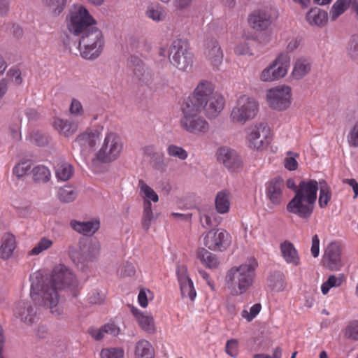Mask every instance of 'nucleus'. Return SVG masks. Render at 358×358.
I'll return each mask as SVG.
<instances>
[{"instance_id": "39448f33", "label": "nucleus", "mask_w": 358, "mask_h": 358, "mask_svg": "<svg viewBox=\"0 0 358 358\" xmlns=\"http://www.w3.org/2000/svg\"><path fill=\"white\" fill-rule=\"evenodd\" d=\"M80 36L79 49L81 56L86 59H96L104 46L102 31L96 27Z\"/></svg>"}, {"instance_id": "cd10ccee", "label": "nucleus", "mask_w": 358, "mask_h": 358, "mask_svg": "<svg viewBox=\"0 0 358 358\" xmlns=\"http://www.w3.org/2000/svg\"><path fill=\"white\" fill-rule=\"evenodd\" d=\"M351 4L353 9L355 10L358 15V0H338L331 7L329 12L330 17L332 21L336 20L341 15H342Z\"/></svg>"}, {"instance_id": "bf43d9fd", "label": "nucleus", "mask_w": 358, "mask_h": 358, "mask_svg": "<svg viewBox=\"0 0 358 358\" xmlns=\"http://www.w3.org/2000/svg\"><path fill=\"white\" fill-rule=\"evenodd\" d=\"M261 308L262 306L260 303H256L250 308V312H248L247 310H243L242 311L241 315L243 318L246 319L247 321L250 322L260 312Z\"/></svg>"}, {"instance_id": "680f3d73", "label": "nucleus", "mask_w": 358, "mask_h": 358, "mask_svg": "<svg viewBox=\"0 0 358 358\" xmlns=\"http://www.w3.org/2000/svg\"><path fill=\"white\" fill-rule=\"evenodd\" d=\"M176 274L180 285L192 280L187 275V268L184 265L177 266Z\"/></svg>"}, {"instance_id": "f3484780", "label": "nucleus", "mask_w": 358, "mask_h": 358, "mask_svg": "<svg viewBox=\"0 0 358 358\" xmlns=\"http://www.w3.org/2000/svg\"><path fill=\"white\" fill-rule=\"evenodd\" d=\"M217 160L230 170H236L241 166L242 162L237 152L229 148H220L217 152Z\"/></svg>"}, {"instance_id": "f8f14e48", "label": "nucleus", "mask_w": 358, "mask_h": 358, "mask_svg": "<svg viewBox=\"0 0 358 358\" xmlns=\"http://www.w3.org/2000/svg\"><path fill=\"white\" fill-rule=\"evenodd\" d=\"M292 90L289 86L270 89L266 94L268 105L278 110H286L291 103Z\"/></svg>"}, {"instance_id": "f704fd0d", "label": "nucleus", "mask_w": 358, "mask_h": 358, "mask_svg": "<svg viewBox=\"0 0 358 358\" xmlns=\"http://www.w3.org/2000/svg\"><path fill=\"white\" fill-rule=\"evenodd\" d=\"M198 259L208 268L215 269L220 264V261L215 255L204 248H201L197 253Z\"/></svg>"}, {"instance_id": "3c124183", "label": "nucleus", "mask_w": 358, "mask_h": 358, "mask_svg": "<svg viewBox=\"0 0 358 358\" xmlns=\"http://www.w3.org/2000/svg\"><path fill=\"white\" fill-rule=\"evenodd\" d=\"M52 245V241L46 238H41L39 242L33 248L30 254L32 255H37L44 250L50 248Z\"/></svg>"}, {"instance_id": "5fc2aeb1", "label": "nucleus", "mask_w": 358, "mask_h": 358, "mask_svg": "<svg viewBox=\"0 0 358 358\" xmlns=\"http://www.w3.org/2000/svg\"><path fill=\"white\" fill-rule=\"evenodd\" d=\"M31 169L29 161H23L17 164L13 169V173L18 178L25 176Z\"/></svg>"}, {"instance_id": "473e14b6", "label": "nucleus", "mask_w": 358, "mask_h": 358, "mask_svg": "<svg viewBox=\"0 0 358 358\" xmlns=\"http://www.w3.org/2000/svg\"><path fill=\"white\" fill-rule=\"evenodd\" d=\"M230 197V192L226 189L217 194L215 203V208L219 213H227L229 210Z\"/></svg>"}, {"instance_id": "69168bd1", "label": "nucleus", "mask_w": 358, "mask_h": 358, "mask_svg": "<svg viewBox=\"0 0 358 358\" xmlns=\"http://www.w3.org/2000/svg\"><path fill=\"white\" fill-rule=\"evenodd\" d=\"M103 330L106 334L113 336H117L120 332V329L114 323H108L103 326Z\"/></svg>"}, {"instance_id": "4c0bfd02", "label": "nucleus", "mask_w": 358, "mask_h": 358, "mask_svg": "<svg viewBox=\"0 0 358 358\" xmlns=\"http://www.w3.org/2000/svg\"><path fill=\"white\" fill-rule=\"evenodd\" d=\"M42 3L51 13L57 16L64 10L67 0H42Z\"/></svg>"}, {"instance_id": "4468645a", "label": "nucleus", "mask_w": 358, "mask_h": 358, "mask_svg": "<svg viewBox=\"0 0 358 358\" xmlns=\"http://www.w3.org/2000/svg\"><path fill=\"white\" fill-rule=\"evenodd\" d=\"M229 243V234L222 229L210 230L203 238L204 245L211 250L226 249Z\"/></svg>"}, {"instance_id": "20e7f679", "label": "nucleus", "mask_w": 358, "mask_h": 358, "mask_svg": "<svg viewBox=\"0 0 358 358\" xmlns=\"http://www.w3.org/2000/svg\"><path fill=\"white\" fill-rule=\"evenodd\" d=\"M180 118L181 127L187 133L201 136L208 132L210 127L206 119L200 115V110L187 99L182 108Z\"/></svg>"}, {"instance_id": "37998d69", "label": "nucleus", "mask_w": 358, "mask_h": 358, "mask_svg": "<svg viewBox=\"0 0 358 358\" xmlns=\"http://www.w3.org/2000/svg\"><path fill=\"white\" fill-rule=\"evenodd\" d=\"M141 328L148 334H153L155 331L154 319L150 314L143 313L138 315L137 320Z\"/></svg>"}, {"instance_id": "7c9ffc66", "label": "nucleus", "mask_w": 358, "mask_h": 358, "mask_svg": "<svg viewBox=\"0 0 358 358\" xmlns=\"http://www.w3.org/2000/svg\"><path fill=\"white\" fill-rule=\"evenodd\" d=\"M145 15L147 18L155 22H163L166 18V9L159 3L155 2L150 3L145 11Z\"/></svg>"}, {"instance_id": "6e6552de", "label": "nucleus", "mask_w": 358, "mask_h": 358, "mask_svg": "<svg viewBox=\"0 0 358 358\" xmlns=\"http://www.w3.org/2000/svg\"><path fill=\"white\" fill-rule=\"evenodd\" d=\"M259 110L257 101L247 95L240 96L233 108L230 118L234 123L244 124L257 115Z\"/></svg>"}, {"instance_id": "a211bd4d", "label": "nucleus", "mask_w": 358, "mask_h": 358, "mask_svg": "<svg viewBox=\"0 0 358 358\" xmlns=\"http://www.w3.org/2000/svg\"><path fill=\"white\" fill-rule=\"evenodd\" d=\"M341 245L336 242L329 243L323 256L324 264L331 270L338 269L341 265Z\"/></svg>"}, {"instance_id": "5701e85b", "label": "nucleus", "mask_w": 358, "mask_h": 358, "mask_svg": "<svg viewBox=\"0 0 358 358\" xmlns=\"http://www.w3.org/2000/svg\"><path fill=\"white\" fill-rule=\"evenodd\" d=\"M248 22L253 29L258 31L265 30L271 24V17L268 12L259 10L249 16Z\"/></svg>"}, {"instance_id": "6e6d98bb", "label": "nucleus", "mask_w": 358, "mask_h": 358, "mask_svg": "<svg viewBox=\"0 0 358 358\" xmlns=\"http://www.w3.org/2000/svg\"><path fill=\"white\" fill-rule=\"evenodd\" d=\"M4 78L8 79V83L13 82L16 85H20L22 82L21 71L17 69H10Z\"/></svg>"}, {"instance_id": "ddd939ff", "label": "nucleus", "mask_w": 358, "mask_h": 358, "mask_svg": "<svg viewBox=\"0 0 358 358\" xmlns=\"http://www.w3.org/2000/svg\"><path fill=\"white\" fill-rule=\"evenodd\" d=\"M101 132L99 129H88L78 135L73 143V148L83 156L87 155L99 141Z\"/></svg>"}, {"instance_id": "9d476101", "label": "nucleus", "mask_w": 358, "mask_h": 358, "mask_svg": "<svg viewBox=\"0 0 358 358\" xmlns=\"http://www.w3.org/2000/svg\"><path fill=\"white\" fill-rule=\"evenodd\" d=\"M122 143L117 134L108 132L103 144L96 153V159L103 163H108L117 159L122 150Z\"/></svg>"}, {"instance_id": "79ce46f5", "label": "nucleus", "mask_w": 358, "mask_h": 358, "mask_svg": "<svg viewBox=\"0 0 358 358\" xmlns=\"http://www.w3.org/2000/svg\"><path fill=\"white\" fill-rule=\"evenodd\" d=\"M320 194L318 199V204L321 208L327 206L331 198V192L329 185L324 182H320Z\"/></svg>"}, {"instance_id": "4be33fe9", "label": "nucleus", "mask_w": 358, "mask_h": 358, "mask_svg": "<svg viewBox=\"0 0 358 358\" xmlns=\"http://www.w3.org/2000/svg\"><path fill=\"white\" fill-rule=\"evenodd\" d=\"M69 254L71 259L75 264H85L94 258L92 255L90 254L87 241H79V250H77L73 247L69 248Z\"/></svg>"}, {"instance_id": "a19ab883", "label": "nucleus", "mask_w": 358, "mask_h": 358, "mask_svg": "<svg viewBox=\"0 0 358 358\" xmlns=\"http://www.w3.org/2000/svg\"><path fill=\"white\" fill-rule=\"evenodd\" d=\"M154 219V214L152 210V203L150 201H144L143 212L141 220L142 227L144 230L148 231L151 225V222Z\"/></svg>"}, {"instance_id": "412c9836", "label": "nucleus", "mask_w": 358, "mask_h": 358, "mask_svg": "<svg viewBox=\"0 0 358 358\" xmlns=\"http://www.w3.org/2000/svg\"><path fill=\"white\" fill-rule=\"evenodd\" d=\"M318 189V182L316 180H302L296 189L295 195L315 203Z\"/></svg>"}, {"instance_id": "f257e3e1", "label": "nucleus", "mask_w": 358, "mask_h": 358, "mask_svg": "<svg viewBox=\"0 0 358 358\" xmlns=\"http://www.w3.org/2000/svg\"><path fill=\"white\" fill-rule=\"evenodd\" d=\"M30 295L34 301L48 307L55 315H60L59 291L66 288L74 289L78 287L73 273L64 265L56 266L50 278H44L39 273L30 276Z\"/></svg>"}, {"instance_id": "c03bdc74", "label": "nucleus", "mask_w": 358, "mask_h": 358, "mask_svg": "<svg viewBox=\"0 0 358 358\" xmlns=\"http://www.w3.org/2000/svg\"><path fill=\"white\" fill-rule=\"evenodd\" d=\"M138 187H140L141 191L144 194L145 197L147 199L145 201H152L153 202L158 201L159 197L157 193L143 180H139Z\"/></svg>"}, {"instance_id": "bb28decb", "label": "nucleus", "mask_w": 358, "mask_h": 358, "mask_svg": "<svg viewBox=\"0 0 358 358\" xmlns=\"http://www.w3.org/2000/svg\"><path fill=\"white\" fill-rule=\"evenodd\" d=\"M282 256L285 261L289 264L297 266L300 264V258L294 245L289 242L285 241L280 246Z\"/></svg>"}, {"instance_id": "c9c22d12", "label": "nucleus", "mask_w": 358, "mask_h": 358, "mask_svg": "<svg viewBox=\"0 0 358 358\" xmlns=\"http://www.w3.org/2000/svg\"><path fill=\"white\" fill-rule=\"evenodd\" d=\"M285 278L282 273L276 271L271 274L268 280V287L274 292H282L286 287Z\"/></svg>"}, {"instance_id": "49530a36", "label": "nucleus", "mask_w": 358, "mask_h": 358, "mask_svg": "<svg viewBox=\"0 0 358 358\" xmlns=\"http://www.w3.org/2000/svg\"><path fill=\"white\" fill-rule=\"evenodd\" d=\"M167 153L172 157L178 158L180 160H185L187 158V152L180 146L170 145L167 148Z\"/></svg>"}, {"instance_id": "8fccbe9b", "label": "nucleus", "mask_w": 358, "mask_h": 358, "mask_svg": "<svg viewBox=\"0 0 358 358\" xmlns=\"http://www.w3.org/2000/svg\"><path fill=\"white\" fill-rule=\"evenodd\" d=\"M124 350L120 348H105L101 351V358H124Z\"/></svg>"}, {"instance_id": "338daca9", "label": "nucleus", "mask_w": 358, "mask_h": 358, "mask_svg": "<svg viewBox=\"0 0 358 358\" xmlns=\"http://www.w3.org/2000/svg\"><path fill=\"white\" fill-rule=\"evenodd\" d=\"M105 299V295L99 292H92L88 298L90 303L92 304H101Z\"/></svg>"}, {"instance_id": "4d7b16f0", "label": "nucleus", "mask_w": 358, "mask_h": 358, "mask_svg": "<svg viewBox=\"0 0 358 358\" xmlns=\"http://www.w3.org/2000/svg\"><path fill=\"white\" fill-rule=\"evenodd\" d=\"M70 114L76 117H81L84 114V109L81 103L76 99H73L69 107Z\"/></svg>"}, {"instance_id": "a18cd8bd", "label": "nucleus", "mask_w": 358, "mask_h": 358, "mask_svg": "<svg viewBox=\"0 0 358 358\" xmlns=\"http://www.w3.org/2000/svg\"><path fill=\"white\" fill-rule=\"evenodd\" d=\"M347 52L352 59L358 60V34H354L350 37Z\"/></svg>"}, {"instance_id": "2f4dec72", "label": "nucleus", "mask_w": 358, "mask_h": 358, "mask_svg": "<svg viewBox=\"0 0 358 358\" xmlns=\"http://www.w3.org/2000/svg\"><path fill=\"white\" fill-rule=\"evenodd\" d=\"M311 67L312 63L309 59L305 57L299 58L294 64L292 75L296 80L302 79L309 73Z\"/></svg>"}, {"instance_id": "aec40b11", "label": "nucleus", "mask_w": 358, "mask_h": 358, "mask_svg": "<svg viewBox=\"0 0 358 358\" xmlns=\"http://www.w3.org/2000/svg\"><path fill=\"white\" fill-rule=\"evenodd\" d=\"M204 55L215 67H218L222 62L223 52L216 40L210 39L206 41Z\"/></svg>"}, {"instance_id": "7ed1b4c3", "label": "nucleus", "mask_w": 358, "mask_h": 358, "mask_svg": "<svg viewBox=\"0 0 358 358\" xmlns=\"http://www.w3.org/2000/svg\"><path fill=\"white\" fill-rule=\"evenodd\" d=\"M257 262L255 259L231 268L226 274L225 284L232 296H240L252 286Z\"/></svg>"}, {"instance_id": "393cba45", "label": "nucleus", "mask_w": 358, "mask_h": 358, "mask_svg": "<svg viewBox=\"0 0 358 358\" xmlns=\"http://www.w3.org/2000/svg\"><path fill=\"white\" fill-rule=\"evenodd\" d=\"M69 224L74 231L84 236H90L95 234L100 227L99 220L80 222L73 220Z\"/></svg>"}, {"instance_id": "ea45409f", "label": "nucleus", "mask_w": 358, "mask_h": 358, "mask_svg": "<svg viewBox=\"0 0 358 358\" xmlns=\"http://www.w3.org/2000/svg\"><path fill=\"white\" fill-rule=\"evenodd\" d=\"M78 196V192L75 188L70 186H64L59 188L57 197L63 203H70L73 201Z\"/></svg>"}, {"instance_id": "c85d7f7f", "label": "nucleus", "mask_w": 358, "mask_h": 358, "mask_svg": "<svg viewBox=\"0 0 358 358\" xmlns=\"http://www.w3.org/2000/svg\"><path fill=\"white\" fill-rule=\"evenodd\" d=\"M54 128L62 136L69 137L78 130V123L74 121L56 118L53 122Z\"/></svg>"}, {"instance_id": "6ab92c4d", "label": "nucleus", "mask_w": 358, "mask_h": 358, "mask_svg": "<svg viewBox=\"0 0 358 358\" xmlns=\"http://www.w3.org/2000/svg\"><path fill=\"white\" fill-rule=\"evenodd\" d=\"M129 66L132 69L136 78L141 82L148 84L152 80V73L150 70L145 66L141 59L136 56H131L129 60Z\"/></svg>"}, {"instance_id": "a878e982", "label": "nucleus", "mask_w": 358, "mask_h": 358, "mask_svg": "<svg viewBox=\"0 0 358 358\" xmlns=\"http://www.w3.org/2000/svg\"><path fill=\"white\" fill-rule=\"evenodd\" d=\"M306 18L310 25L323 27L328 22V14L325 10L315 7L307 13Z\"/></svg>"}, {"instance_id": "2eb2a0df", "label": "nucleus", "mask_w": 358, "mask_h": 358, "mask_svg": "<svg viewBox=\"0 0 358 358\" xmlns=\"http://www.w3.org/2000/svg\"><path fill=\"white\" fill-rule=\"evenodd\" d=\"M315 203L308 199L294 195L288 203L287 210L289 213L296 215L300 218L308 220L313 214Z\"/></svg>"}, {"instance_id": "c756f323", "label": "nucleus", "mask_w": 358, "mask_h": 358, "mask_svg": "<svg viewBox=\"0 0 358 358\" xmlns=\"http://www.w3.org/2000/svg\"><path fill=\"white\" fill-rule=\"evenodd\" d=\"M16 242L15 236L10 233H6L1 238L0 246V257L8 259L11 257L15 249Z\"/></svg>"}, {"instance_id": "f03ea898", "label": "nucleus", "mask_w": 358, "mask_h": 358, "mask_svg": "<svg viewBox=\"0 0 358 358\" xmlns=\"http://www.w3.org/2000/svg\"><path fill=\"white\" fill-rule=\"evenodd\" d=\"M189 100L201 112L203 110L209 118H214L222 111L224 106L223 96L214 92L213 85L206 81L201 82Z\"/></svg>"}, {"instance_id": "864d4df0", "label": "nucleus", "mask_w": 358, "mask_h": 358, "mask_svg": "<svg viewBox=\"0 0 358 358\" xmlns=\"http://www.w3.org/2000/svg\"><path fill=\"white\" fill-rule=\"evenodd\" d=\"M31 142L38 146H45L48 143V137L41 131H35L31 134Z\"/></svg>"}, {"instance_id": "e2e57ef3", "label": "nucleus", "mask_w": 358, "mask_h": 358, "mask_svg": "<svg viewBox=\"0 0 358 358\" xmlns=\"http://www.w3.org/2000/svg\"><path fill=\"white\" fill-rule=\"evenodd\" d=\"M348 143L351 146L358 147V122L355 124L349 133Z\"/></svg>"}, {"instance_id": "b1692460", "label": "nucleus", "mask_w": 358, "mask_h": 358, "mask_svg": "<svg viewBox=\"0 0 358 358\" xmlns=\"http://www.w3.org/2000/svg\"><path fill=\"white\" fill-rule=\"evenodd\" d=\"M283 180L275 178L268 182L266 187V196L274 205L280 204L282 201Z\"/></svg>"}, {"instance_id": "9b49d317", "label": "nucleus", "mask_w": 358, "mask_h": 358, "mask_svg": "<svg viewBox=\"0 0 358 358\" xmlns=\"http://www.w3.org/2000/svg\"><path fill=\"white\" fill-rule=\"evenodd\" d=\"M248 141L250 148L264 149L270 142V128L264 122L251 126L248 130Z\"/></svg>"}, {"instance_id": "774afa93", "label": "nucleus", "mask_w": 358, "mask_h": 358, "mask_svg": "<svg viewBox=\"0 0 358 358\" xmlns=\"http://www.w3.org/2000/svg\"><path fill=\"white\" fill-rule=\"evenodd\" d=\"M311 254L313 257H317L320 253V240L317 234L312 238Z\"/></svg>"}, {"instance_id": "13d9d810", "label": "nucleus", "mask_w": 358, "mask_h": 358, "mask_svg": "<svg viewBox=\"0 0 358 358\" xmlns=\"http://www.w3.org/2000/svg\"><path fill=\"white\" fill-rule=\"evenodd\" d=\"M117 273L123 277H131L135 275L136 269L132 264L125 262L117 270Z\"/></svg>"}, {"instance_id": "e433bc0d", "label": "nucleus", "mask_w": 358, "mask_h": 358, "mask_svg": "<svg viewBox=\"0 0 358 358\" xmlns=\"http://www.w3.org/2000/svg\"><path fill=\"white\" fill-rule=\"evenodd\" d=\"M55 175L58 180L66 181L73 175V167L66 162H59L55 166Z\"/></svg>"}, {"instance_id": "1a4fd4ad", "label": "nucleus", "mask_w": 358, "mask_h": 358, "mask_svg": "<svg viewBox=\"0 0 358 358\" xmlns=\"http://www.w3.org/2000/svg\"><path fill=\"white\" fill-rule=\"evenodd\" d=\"M289 65L290 56L287 52H282L261 72L259 79L262 82H272L284 78Z\"/></svg>"}, {"instance_id": "dca6fc26", "label": "nucleus", "mask_w": 358, "mask_h": 358, "mask_svg": "<svg viewBox=\"0 0 358 358\" xmlns=\"http://www.w3.org/2000/svg\"><path fill=\"white\" fill-rule=\"evenodd\" d=\"M14 315L22 322L31 324L36 319V308L30 301H20L15 306Z\"/></svg>"}, {"instance_id": "603ef678", "label": "nucleus", "mask_w": 358, "mask_h": 358, "mask_svg": "<svg viewBox=\"0 0 358 358\" xmlns=\"http://www.w3.org/2000/svg\"><path fill=\"white\" fill-rule=\"evenodd\" d=\"M341 282V279L336 278L334 275H330L328 280L321 286L322 294L324 295L327 294L329 292L330 288L340 286Z\"/></svg>"}, {"instance_id": "58836bf2", "label": "nucleus", "mask_w": 358, "mask_h": 358, "mask_svg": "<svg viewBox=\"0 0 358 358\" xmlns=\"http://www.w3.org/2000/svg\"><path fill=\"white\" fill-rule=\"evenodd\" d=\"M33 179L36 182L43 183L50 180L51 173L50 170L45 166L38 165L32 170Z\"/></svg>"}, {"instance_id": "423d86ee", "label": "nucleus", "mask_w": 358, "mask_h": 358, "mask_svg": "<svg viewBox=\"0 0 358 358\" xmlns=\"http://www.w3.org/2000/svg\"><path fill=\"white\" fill-rule=\"evenodd\" d=\"M68 29L74 35L79 36L94 27L96 22L87 9L82 5H74L69 10Z\"/></svg>"}, {"instance_id": "0e129e2a", "label": "nucleus", "mask_w": 358, "mask_h": 358, "mask_svg": "<svg viewBox=\"0 0 358 358\" xmlns=\"http://www.w3.org/2000/svg\"><path fill=\"white\" fill-rule=\"evenodd\" d=\"M212 215L205 214L200 216V221L202 226L205 228L217 226L220 224L219 221L213 222Z\"/></svg>"}, {"instance_id": "052dcab7", "label": "nucleus", "mask_w": 358, "mask_h": 358, "mask_svg": "<svg viewBox=\"0 0 358 358\" xmlns=\"http://www.w3.org/2000/svg\"><path fill=\"white\" fill-rule=\"evenodd\" d=\"M238 341L236 339H230L227 341L225 346V352L230 357L236 358L238 355Z\"/></svg>"}, {"instance_id": "09e8293b", "label": "nucleus", "mask_w": 358, "mask_h": 358, "mask_svg": "<svg viewBox=\"0 0 358 358\" xmlns=\"http://www.w3.org/2000/svg\"><path fill=\"white\" fill-rule=\"evenodd\" d=\"M344 334L348 339L358 341V320L350 322L345 327Z\"/></svg>"}, {"instance_id": "0eeeda50", "label": "nucleus", "mask_w": 358, "mask_h": 358, "mask_svg": "<svg viewBox=\"0 0 358 358\" xmlns=\"http://www.w3.org/2000/svg\"><path fill=\"white\" fill-rule=\"evenodd\" d=\"M169 57L171 64L180 71H188L192 67L194 55L184 40L177 38L172 42Z\"/></svg>"}, {"instance_id": "72a5a7b5", "label": "nucleus", "mask_w": 358, "mask_h": 358, "mask_svg": "<svg viewBox=\"0 0 358 358\" xmlns=\"http://www.w3.org/2000/svg\"><path fill=\"white\" fill-rule=\"evenodd\" d=\"M154 348L150 342L142 339L136 343L135 347L136 358H153Z\"/></svg>"}, {"instance_id": "de8ad7c7", "label": "nucleus", "mask_w": 358, "mask_h": 358, "mask_svg": "<svg viewBox=\"0 0 358 358\" xmlns=\"http://www.w3.org/2000/svg\"><path fill=\"white\" fill-rule=\"evenodd\" d=\"M180 287L182 297L189 298L192 301L194 299L196 296V293L192 280L180 284Z\"/></svg>"}]
</instances>
